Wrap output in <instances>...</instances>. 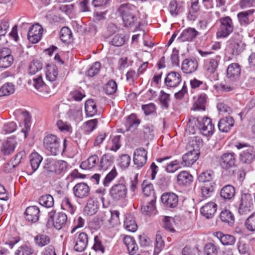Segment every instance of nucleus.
<instances>
[{
    "instance_id": "f257e3e1",
    "label": "nucleus",
    "mask_w": 255,
    "mask_h": 255,
    "mask_svg": "<svg viewBox=\"0 0 255 255\" xmlns=\"http://www.w3.org/2000/svg\"><path fill=\"white\" fill-rule=\"evenodd\" d=\"M118 11L122 17L126 26H135L137 28L140 26V22L138 21L137 10L134 5L129 3L122 4L119 7Z\"/></svg>"
},
{
    "instance_id": "f03ea898",
    "label": "nucleus",
    "mask_w": 255,
    "mask_h": 255,
    "mask_svg": "<svg viewBox=\"0 0 255 255\" xmlns=\"http://www.w3.org/2000/svg\"><path fill=\"white\" fill-rule=\"evenodd\" d=\"M243 50L241 41L236 40L232 37L227 42L225 49L226 58L228 60H230L235 56L240 54Z\"/></svg>"
},
{
    "instance_id": "7ed1b4c3",
    "label": "nucleus",
    "mask_w": 255,
    "mask_h": 255,
    "mask_svg": "<svg viewBox=\"0 0 255 255\" xmlns=\"http://www.w3.org/2000/svg\"><path fill=\"white\" fill-rule=\"evenodd\" d=\"M235 146L239 149L243 147L247 148L240 154L239 158L241 162L246 164H251L255 160V148L247 143H237Z\"/></svg>"
},
{
    "instance_id": "20e7f679",
    "label": "nucleus",
    "mask_w": 255,
    "mask_h": 255,
    "mask_svg": "<svg viewBox=\"0 0 255 255\" xmlns=\"http://www.w3.org/2000/svg\"><path fill=\"white\" fill-rule=\"evenodd\" d=\"M43 146L51 155H56L61 152L60 139L54 134H48L44 138Z\"/></svg>"
},
{
    "instance_id": "39448f33",
    "label": "nucleus",
    "mask_w": 255,
    "mask_h": 255,
    "mask_svg": "<svg viewBox=\"0 0 255 255\" xmlns=\"http://www.w3.org/2000/svg\"><path fill=\"white\" fill-rule=\"evenodd\" d=\"M127 193L128 188L124 181L115 184L109 191L110 196L114 201H118L125 199L127 196Z\"/></svg>"
},
{
    "instance_id": "423d86ee",
    "label": "nucleus",
    "mask_w": 255,
    "mask_h": 255,
    "mask_svg": "<svg viewBox=\"0 0 255 255\" xmlns=\"http://www.w3.org/2000/svg\"><path fill=\"white\" fill-rule=\"evenodd\" d=\"M221 25L217 33V36L225 38L229 36L233 31L234 24L232 19L229 16L222 17L220 19Z\"/></svg>"
},
{
    "instance_id": "0eeeda50",
    "label": "nucleus",
    "mask_w": 255,
    "mask_h": 255,
    "mask_svg": "<svg viewBox=\"0 0 255 255\" xmlns=\"http://www.w3.org/2000/svg\"><path fill=\"white\" fill-rule=\"evenodd\" d=\"M218 162L222 169L229 170L235 166L236 154L233 152H225L219 157Z\"/></svg>"
},
{
    "instance_id": "6e6552de",
    "label": "nucleus",
    "mask_w": 255,
    "mask_h": 255,
    "mask_svg": "<svg viewBox=\"0 0 255 255\" xmlns=\"http://www.w3.org/2000/svg\"><path fill=\"white\" fill-rule=\"evenodd\" d=\"M28 83L32 84L35 89L42 94L43 96H51V92L43 82L41 75L34 77L32 80H29Z\"/></svg>"
},
{
    "instance_id": "1a4fd4ad",
    "label": "nucleus",
    "mask_w": 255,
    "mask_h": 255,
    "mask_svg": "<svg viewBox=\"0 0 255 255\" xmlns=\"http://www.w3.org/2000/svg\"><path fill=\"white\" fill-rule=\"evenodd\" d=\"M197 126L201 133L205 136H209L213 133L214 126L212 124L211 119L209 118H203L198 120Z\"/></svg>"
},
{
    "instance_id": "9d476101",
    "label": "nucleus",
    "mask_w": 255,
    "mask_h": 255,
    "mask_svg": "<svg viewBox=\"0 0 255 255\" xmlns=\"http://www.w3.org/2000/svg\"><path fill=\"white\" fill-rule=\"evenodd\" d=\"M50 215L53 222V225L57 230H60L66 225L67 217L65 213L51 211L50 213Z\"/></svg>"
},
{
    "instance_id": "9b49d317",
    "label": "nucleus",
    "mask_w": 255,
    "mask_h": 255,
    "mask_svg": "<svg viewBox=\"0 0 255 255\" xmlns=\"http://www.w3.org/2000/svg\"><path fill=\"white\" fill-rule=\"evenodd\" d=\"M74 249L76 251L81 252L86 248L88 243V235L85 232L76 233L75 235Z\"/></svg>"
},
{
    "instance_id": "f8f14e48",
    "label": "nucleus",
    "mask_w": 255,
    "mask_h": 255,
    "mask_svg": "<svg viewBox=\"0 0 255 255\" xmlns=\"http://www.w3.org/2000/svg\"><path fill=\"white\" fill-rule=\"evenodd\" d=\"M161 200L166 208H174L178 203V197L174 193H164L161 197Z\"/></svg>"
},
{
    "instance_id": "ddd939ff",
    "label": "nucleus",
    "mask_w": 255,
    "mask_h": 255,
    "mask_svg": "<svg viewBox=\"0 0 255 255\" xmlns=\"http://www.w3.org/2000/svg\"><path fill=\"white\" fill-rule=\"evenodd\" d=\"M147 154V151L143 148H137L134 150L133 161L137 168H141L145 164Z\"/></svg>"
},
{
    "instance_id": "4468645a",
    "label": "nucleus",
    "mask_w": 255,
    "mask_h": 255,
    "mask_svg": "<svg viewBox=\"0 0 255 255\" xmlns=\"http://www.w3.org/2000/svg\"><path fill=\"white\" fill-rule=\"evenodd\" d=\"M90 192V187L84 182L77 183L73 188L74 196L79 199H83L88 197Z\"/></svg>"
},
{
    "instance_id": "2eb2a0df",
    "label": "nucleus",
    "mask_w": 255,
    "mask_h": 255,
    "mask_svg": "<svg viewBox=\"0 0 255 255\" xmlns=\"http://www.w3.org/2000/svg\"><path fill=\"white\" fill-rule=\"evenodd\" d=\"M199 154L198 149L190 150L183 156L181 165L183 167L191 166L198 159Z\"/></svg>"
},
{
    "instance_id": "dca6fc26",
    "label": "nucleus",
    "mask_w": 255,
    "mask_h": 255,
    "mask_svg": "<svg viewBox=\"0 0 255 255\" xmlns=\"http://www.w3.org/2000/svg\"><path fill=\"white\" fill-rule=\"evenodd\" d=\"M217 210V205L214 202H209L200 209L201 214L208 219L213 218Z\"/></svg>"
},
{
    "instance_id": "f3484780",
    "label": "nucleus",
    "mask_w": 255,
    "mask_h": 255,
    "mask_svg": "<svg viewBox=\"0 0 255 255\" xmlns=\"http://www.w3.org/2000/svg\"><path fill=\"white\" fill-rule=\"evenodd\" d=\"M241 67L238 63H232L227 69V76L229 81L235 82L239 79L241 74Z\"/></svg>"
},
{
    "instance_id": "a211bd4d",
    "label": "nucleus",
    "mask_w": 255,
    "mask_h": 255,
    "mask_svg": "<svg viewBox=\"0 0 255 255\" xmlns=\"http://www.w3.org/2000/svg\"><path fill=\"white\" fill-rule=\"evenodd\" d=\"M253 206L251 197L244 194L242 195L239 207V213L241 215H246L251 211V208Z\"/></svg>"
},
{
    "instance_id": "6ab92c4d",
    "label": "nucleus",
    "mask_w": 255,
    "mask_h": 255,
    "mask_svg": "<svg viewBox=\"0 0 255 255\" xmlns=\"http://www.w3.org/2000/svg\"><path fill=\"white\" fill-rule=\"evenodd\" d=\"M24 214L26 220L29 222L36 223L39 220L40 210L36 206H31L26 209Z\"/></svg>"
},
{
    "instance_id": "aec40b11",
    "label": "nucleus",
    "mask_w": 255,
    "mask_h": 255,
    "mask_svg": "<svg viewBox=\"0 0 255 255\" xmlns=\"http://www.w3.org/2000/svg\"><path fill=\"white\" fill-rule=\"evenodd\" d=\"M182 78L180 74L176 72H170L166 76L164 83L167 87H176L181 82Z\"/></svg>"
},
{
    "instance_id": "412c9836",
    "label": "nucleus",
    "mask_w": 255,
    "mask_h": 255,
    "mask_svg": "<svg viewBox=\"0 0 255 255\" xmlns=\"http://www.w3.org/2000/svg\"><path fill=\"white\" fill-rule=\"evenodd\" d=\"M235 121L233 117L229 116L222 118L218 124L219 130L222 132H228L234 126Z\"/></svg>"
},
{
    "instance_id": "4be33fe9",
    "label": "nucleus",
    "mask_w": 255,
    "mask_h": 255,
    "mask_svg": "<svg viewBox=\"0 0 255 255\" xmlns=\"http://www.w3.org/2000/svg\"><path fill=\"white\" fill-rule=\"evenodd\" d=\"M198 64L195 59L187 58L182 64L181 69L186 74H191L195 72L198 68Z\"/></svg>"
},
{
    "instance_id": "5701e85b",
    "label": "nucleus",
    "mask_w": 255,
    "mask_h": 255,
    "mask_svg": "<svg viewBox=\"0 0 255 255\" xmlns=\"http://www.w3.org/2000/svg\"><path fill=\"white\" fill-rule=\"evenodd\" d=\"M199 34V32L194 28L189 27L184 30L181 33L177 40L179 42L192 41Z\"/></svg>"
},
{
    "instance_id": "b1692460",
    "label": "nucleus",
    "mask_w": 255,
    "mask_h": 255,
    "mask_svg": "<svg viewBox=\"0 0 255 255\" xmlns=\"http://www.w3.org/2000/svg\"><path fill=\"white\" fill-rule=\"evenodd\" d=\"M254 9H251L246 11L239 12L238 15V18L241 25L247 26L253 21L252 14L255 12Z\"/></svg>"
},
{
    "instance_id": "393cba45",
    "label": "nucleus",
    "mask_w": 255,
    "mask_h": 255,
    "mask_svg": "<svg viewBox=\"0 0 255 255\" xmlns=\"http://www.w3.org/2000/svg\"><path fill=\"white\" fill-rule=\"evenodd\" d=\"M114 161V157L109 153H106L101 157L98 165L99 169L106 171L112 167Z\"/></svg>"
},
{
    "instance_id": "a878e982",
    "label": "nucleus",
    "mask_w": 255,
    "mask_h": 255,
    "mask_svg": "<svg viewBox=\"0 0 255 255\" xmlns=\"http://www.w3.org/2000/svg\"><path fill=\"white\" fill-rule=\"evenodd\" d=\"M123 242L130 255H134L138 251V247L133 237L125 236L123 239Z\"/></svg>"
},
{
    "instance_id": "bb28decb",
    "label": "nucleus",
    "mask_w": 255,
    "mask_h": 255,
    "mask_svg": "<svg viewBox=\"0 0 255 255\" xmlns=\"http://www.w3.org/2000/svg\"><path fill=\"white\" fill-rule=\"evenodd\" d=\"M183 3L172 0L169 3L168 9L170 14L174 17L177 16L183 10Z\"/></svg>"
},
{
    "instance_id": "cd10ccee",
    "label": "nucleus",
    "mask_w": 255,
    "mask_h": 255,
    "mask_svg": "<svg viewBox=\"0 0 255 255\" xmlns=\"http://www.w3.org/2000/svg\"><path fill=\"white\" fill-rule=\"evenodd\" d=\"M16 144V141L15 139L9 137L3 143L1 150L4 155H8L14 151Z\"/></svg>"
},
{
    "instance_id": "c85d7f7f",
    "label": "nucleus",
    "mask_w": 255,
    "mask_h": 255,
    "mask_svg": "<svg viewBox=\"0 0 255 255\" xmlns=\"http://www.w3.org/2000/svg\"><path fill=\"white\" fill-rule=\"evenodd\" d=\"M50 164V170L56 174H60L65 172L67 169V163L63 160H55Z\"/></svg>"
},
{
    "instance_id": "c756f323",
    "label": "nucleus",
    "mask_w": 255,
    "mask_h": 255,
    "mask_svg": "<svg viewBox=\"0 0 255 255\" xmlns=\"http://www.w3.org/2000/svg\"><path fill=\"white\" fill-rule=\"evenodd\" d=\"M100 160L98 155L93 154L90 156L86 160L83 161L80 167L84 169H91L99 165Z\"/></svg>"
},
{
    "instance_id": "7c9ffc66",
    "label": "nucleus",
    "mask_w": 255,
    "mask_h": 255,
    "mask_svg": "<svg viewBox=\"0 0 255 255\" xmlns=\"http://www.w3.org/2000/svg\"><path fill=\"white\" fill-rule=\"evenodd\" d=\"M214 236L220 240V242L223 245L230 246L235 244V238L231 235L224 234L220 232H216L214 234Z\"/></svg>"
},
{
    "instance_id": "2f4dec72",
    "label": "nucleus",
    "mask_w": 255,
    "mask_h": 255,
    "mask_svg": "<svg viewBox=\"0 0 255 255\" xmlns=\"http://www.w3.org/2000/svg\"><path fill=\"white\" fill-rule=\"evenodd\" d=\"M219 63V59L218 57L215 58H211L205 62L204 69L208 74H213L215 72Z\"/></svg>"
},
{
    "instance_id": "473e14b6",
    "label": "nucleus",
    "mask_w": 255,
    "mask_h": 255,
    "mask_svg": "<svg viewBox=\"0 0 255 255\" xmlns=\"http://www.w3.org/2000/svg\"><path fill=\"white\" fill-rule=\"evenodd\" d=\"M125 228L129 232H134L137 229V225L134 217L131 214H128L124 221Z\"/></svg>"
},
{
    "instance_id": "72a5a7b5",
    "label": "nucleus",
    "mask_w": 255,
    "mask_h": 255,
    "mask_svg": "<svg viewBox=\"0 0 255 255\" xmlns=\"http://www.w3.org/2000/svg\"><path fill=\"white\" fill-rule=\"evenodd\" d=\"M221 220L229 226H232L235 223V217L234 214L228 210L222 211L220 214Z\"/></svg>"
},
{
    "instance_id": "f704fd0d",
    "label": "nucleus",
    "mask_w": 255,
    "mask_h": 255,
    "mask_svg": "<svg viewBox=\"0 0 255 255\" xmlns=\"http://www.w3.org/2000/svg\"><path fill=\"white\" fill-rule=\"evenodd\" d=\"M98 201L91 198L88 200L87 205L85 207L84 212L88 215L92 216L98 211Z\"/></svg>"
},
{
    "instance_id": "c9c22d12",
    "label": "nucleus",
    "mask_w": 255,
    "mask_h": 255,
    "mask_svg": "<svg viewBox=\"0 0 255 255\" xmlns=\"http://www.w3.org/2000/svg\"><path fill=\"white\" fill-rule=\"evenodd\" d=\"M235 195V189L231 185L225 186L220 191L221 196L225 200H230Z\"/></svg>"
},
{
    "instance_id": "e433bc0d",
    "label": "nucleus",
    "mask_w": 255,
    "mask_h": 255,
    "mask_svg": "<svg viewBox=\"0 0 255 255\" xmlns=\"http://www.w3.org/2000/svg\"><path fill=\"white\" fill-rule=\"evenodd\" d=\"M34 241L36 246L43 247L49 245L51 239L49 236L39 233L34 237Z\"/></svg>"
},
{
    "instance_id": "4c0bfd02",
    "label": "nucleus",
    "mask_w": 255,
    "mask_h": 255,
    "mask_svg": "<svg viewBox=\"0 0 255 255\" xmlns=\"http://www.w3.org/2000/svg\"><path fill=\"white\" fill-rule=\"evenodd\" d=\"M192 179V176L186 171H181L177 177V182L179 185L189 184Z\"/></svg>"
},
{
    "instance_id": "58836bf2",
    "label": "nucleus",
    "mask_w": 255,
    "mask_h": 255,
    "mask_svg": "<svg viewBox=\"0 0 255 255\" xmlns=\"http://www.w3.org/2000/svg\"><path fill=\"white\" fill-rule=\"evenodd\" d=\"M30 163L33 172L39 167L43 158L37 152H33L29 156Z\"/></svg>"
},
{
    "instance_id": "ea45409f",
    "label": "nucleus",
    "mask_w": 255,
    "mask_h": 255,
    "mask_svg": "<svg viewBox=\"0 0 255 255\" xmlns=\"http://www.w3.org/2000/svg\"><path fill=\"white\" fill-rule=\"evenodd\" d=\"M85 109L86 115L92 117L95 116L97 113V108L96 103L91 99L86 101L85 104Z\"/></svg>"
},
{
    "instance_id": "a19ab883",
    "label": "nucleus",
    "mask_w": 255,
    "mask_h": 255,
    "mask_svg": "<svg viewBox=\"0 0 255 255\" xmlns=\"http://www.w3.org/2000/svg\"><path fill=\"white\" fill-rule=\"evenodd\" d=\"M215 174L213 170H209L202 172L198 176V179L200 182L211 183L214 182L213 179Z\"/></svg>"
},
{
    "instance_id": "79ce46f5",
    "label": "nucleus",
    "mask_w": 255,
    "mask_h": 255,
    "mask_svg": "<svg viewBox=\"0 0 255 255\" xmlns=\"http://www.w3.org/2000/svg\"><path fill=\"white\" fill-rule=\"evenodd\" d=\"M140 121L136 118L135 114H132L129 116L126 122L125 126L128 130H130L132 128H136L140 124Z\"/></svg>"
},
{
    "instance_id": "37998d69",
    "label": "nucleus",
    "mask_w": 255,
    "mask_h": 255,
    "mask_svg": "<svg viewBox=\"0 0 255 255\" xmlns=\"http://www.w3.org/2000/svg\"><path fill=\"white\" fill-rule=\"evenodd\" d=\"M207 98V97L205 94H201L198 97L192 109L194 111H205Z\"/></svg>"
},
{
    "instance_id": "c03bdc74",
    "label": "nucleus",
    "mask_w": 255,
    "mask_h": 255,
    "mask_svg": "<svg viewBox=\"0 0 255 255\" xmlns=\"http://www.w3.org/2000/svg\"><path fill=\"white\" fill-rule=\"evenodd\" d=\"M142 191L144 195L147 197L150 196L151 199H156L153 186L151 183H149L146 180H144L142 184Z\"/></svg>"
},
{
    "instance_id": "a18cd8bd",
    "label": "nucleus",
    "mask_w": 255,
    "mask_h": 255,
    "mask_svg": "<svg viewBox=\"0 0 255 255\" xmlns=\"http://www.w3.org/2000/svg\"><path fill=\"white\" fill-rule=\"evenodd\" d=\"M25 156V152L24 151H21L15 155L14 158L7 164V166H9L8 172H12L13 169L19 164L21 159Z\"/></svg>"
},
{
    "instance_id": "49530a36",
    "label": "nucleus",
    "mask_w": 255,
    "mask_h": 255,
    "mask_svg": "<svg viewBox=\"0 0 255 255\" xmlns=\"http://www.w3.org/2000/svg\"><path fill=\"white\" fill-rule=\"evenodd\" d=\"M58 75V69L55 65H48L46 68V77L47 79L53 82L56 80Z\"/></svg>"
},
{
    "instance_id": "de8ad7c7",
    "label": "nucleus",
    "mask_w": 255,
    "mask_h": 255,
    "mask_svg": "<svg viewBox=\"0 0 255 255\" xmlns=\"http://www.w3.org/2000/svg\"><path fill=\"white\" fill-rule=\"evenodd\" d=\"M158 99L162 109H167L169 108L171 101L170 94L161 90L160 92Z\"/></svg>"
},
{
    "instance_id": "09e8293b",
    "label": "nucleus",
    "mask_w": 255,
    "mask_h": 255,
    "mask_svg": "<svg viewBox=\"0 0 255 255\" xmlns=\"http://www.w3.org/2000/svg\"><path fill=\"white\" fill-rule=\"evenodd\" d=\"M14 91L15 86L12 83H6L0 88V97L13 94Z\"/></svg>"
},
{
    "instance_id": "8fccbe9b",
    "label": "nucleus",
    "mask_w": 255,
    "mask_h": 255,
    "mask_svg": "<svg viewBox=\"0 0 255 255\" xmlns=\"http://www.w3.org/2000/svg\"><path fill=\"white\" fill-rule=\"evenodd\" d=\"M60 38L64 43H69L72 38V33L70 28L67 27H63L60 32Z\"/></svg>"
},
{
    "instance_id": "3c124183",
    "label": "nucleus",
    "mask_w": 255,
    "mask_h": 255,
    "mask_svg": "<svg viewBox=\"0 0 255 255\" xmlns=\"http://www.w3.org/2000/svg\"><path fill=\"white\" fill-rule=\"evenodd\" d=\"M42 63L38 60H33L29 64L28 69V73L32 75L35 74L42 68Z\"/></svg>"
},
{
    "instance_id": "603ef678",
    "label": "nucleus",
    "mask_w": 255,
    "mask_h": 255,
    "mask_svg": "<svg viewBox=\"0 0 255 255\" xmlns=\"http://www.w3.org/2000/svg\"><path fill=\"white\" fill-rule=\"evenodd\" d=\"M39 204L46 208H50L54 205V199L50 194L41 196L39 199Z\"/></svg>"
},
{
    "instance_id": "864d4df0",
    "label": "nucleus",
    "mask_w": 255,
    "mask_h": 255,
    "mask_svg": "<svg viewBox=\"0 0 255 255\" xmlns=\"http://www.w3.org/2000/svg\"><path fill=\"white\" fill-rule=\"evenodd\" d=\"M215 185L214 182L204 184L201 187V194L202 197L205 198L210 197L214 191Z\"/></svg>"
},
{
    "instance_id": "5fc2aeb1",
    "label": "nucleus",
    "mask_w": 255,
    "mask_h": 255,
    "mask_svg": "<svg viewBox=\"0 0 255 255\" xmlns=\"http://www.w3.org/2000/svg\"><path fill=\"white\" fill-rule=\"evenodd\" d=\"M71 98L77 102L81 101L86 95L84 91L81 88L72 91L70 93Z\"/></svg>"
},
{
    "instance_id": "6e6d98bb",
    "label": "nucleus",
    "mask_w": 255,
    "mask_h": 255,
    "mask_svg": "<svg viewBox=\"0 0 255 255\" xmlns=\"http://www.w3.org/2000/svg\"><path fill=\"white\" fill-rule=\"evenodd\" d=\"M117 87L116 82L113 80H110L105 84L104 90L107 95H112L117 91Z\"/></svg>"
},
{
    "instance_id": "4d7b16f0",
    "label": "nucleus",
    "mask_w": 255,
    "mask_h": 255,
    "mask_svg": "<svg viewBox=\"0 0 255 255\" xmlns=\"http://www.w3.org/2000/svg\"><path fill=\"white\" fill-rule=\"evenodd\" d=\"M34 253L33 248L30 245H24L18 248L16 252V255H31Z\"/></svg>"
},
{
    "instance_id": "13d9d810",
    "label": "nucleus",
    "mask_w": 255,
    "mask_h": 255,
    "mask_svg": "<svg viewBox=\"0 0 255 255\" xmlns=\"http://www.w3.org/2000/svg\"><path fill=\"white\" fill-rule=\"evenodd\" d=\"M204 252L205 255H217L218 249L214 244L209 243L204 247Z\"/></svg>"
},
{
    "instance_id": "bf43d9fd",
    "label": "nucleus",
    "mask_w": 255,
    "mask_h": 255,
    "mask_svg": "<svg viewBox=\"0 0 255 255\" xmlns=\"http://www.w3.org/2000/svg\"><path fill=\"white\" fill-rule=\"evenodd\" d=\"M155 199H151L150 201H147L146 205H143L141 207V211L143 213L147 215H149L155 209Z\"/></svg>"
},
{
    "instance_id": "052dcab7",
    "label": "nucleus",
    "mask_w": 255,
    "mask_h": 255,
    "mask_svg": "<svg viewBox=\"0 0 255 255\" xmlns=\"http://www.w3.org/2000/svg\"><path fill=\"white\" fill-rule=\"evenodd\" d=\"M22 114L24 118V128H22L21 131L24 133V138H26L30 129V126L28 124V122L30 121V117L27 111L22 112Z\"/></svg>"
},
{
    "instance_id": "680f3d73",
    "label": "nucleus",
    "mask_w": 255,
    "mask_h": 255,
    "mask_svg": "<svg viewBox=\"0 0 255 255\" xmlns=\"http://www.w3.org/2000/svg\"><path fill=\"white\" fill-rule=\"evenodd\" d=\"M191 87L192 89L200 88L202 90H206L208 88L207 84L202 81L199 80L196 78L191 80L190 81Z\"/></svg>"
},
{
    "instance_id": "e2e57ef3",
    "label": "nucleus",
    "mask_w": 255,
    "mask_h": 255,
    "mask_svg": "<svg viewBox=\"0 0 255 255\" xmlns=\"http://www.w3.org/2000/svg\"><path fill=\"white\" fill-rule=\"evenodd\" d=\"M118 173L114 167L112 170L106 176L103 181V185L105 187H108L109 184L117 176Z\"/></svg>"
},
{
    "instance_id": "0e129e2a",
    "label": "nucleus",
    "mask_w": 255,
    "mask_h": 255,
    "mask_svg": "<svg viewBox=\"0 0 255 255\" xmlns=\"http://www.w3.org/2000/svg\"><path fill=\"white\" fill-rule=\"evenodd\" d=\"M245 226L248 230L255 231V213L250 215L245 222Z\"/></svg>"
},
{
    "instance_id": "69168bd1",
    "label": "nucleus",
    "mask_w": 255,
    "mask_h": 255,
    "mask_svg": "<svg viewBox=\"0 0 255 255\" xmlns=\"http://www.w3.org/2000/svg\"><path fill=\"white\" fill-rule=\"evenodd\" d=\"M101 64L100 62H95L87 71L86 75L88 77H92L97 75L100 71Z\"/></svg>"
},
{
    "instance_id": "338daca9",
    "label": "nucleus",
    "mask_w": 255,
    "mask_h": 255,
    "mask_svg": "<svg viewBox=\"0 0 255 255\" xmlns=\"http://www.w3.org/2000/svg\"><path fill=\"white\" fill-rule=\"evenodd\" d=\"M125 42V36L123 34L115 35L111 41V43L115 46H121Z\"/></svg>"
},
{
    "instance_id": "774afa93",
    "label": "nucleus",
    "mask_w": 255,
    "mask_h": 255,
    "mask_svg": "<svg viewBox=\"0 0 255 255\" xmlns=\"http://www.w3.org/2000/svg\"><path fill=\"white\" fill-rule=\"evenodd\" d=\"M130 157L128 154H122L119 159V164L122 168H127L130 164Z\"/></svg>"
}]
</instances>
